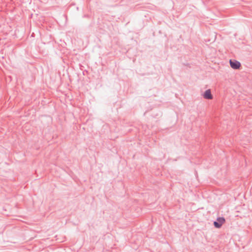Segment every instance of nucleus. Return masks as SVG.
<instances>
[{
    "label": "nucleus",
    "instance_id": "nucleus-2",
    "mask_svg": "<svg viewBox=\"0 0 252 252\" xmlns=\"http://www.w3.org/2000/svg\"><path fill=\"white\" fill-rule=\"evenodd\" d=\"M230 64L231 67L235 69L239 68L241 65V64L239 62L232 60H230Z\"/></svg>",
    "mask_w": 252,
    "mask_h": 252
},
{
    "label": "nucleus",
    "instance_id": "nucleus-3",
    "mask_svg": "<svg viewBox=\"0 0 252 252\" xmlns=\"http://www.w3.org/2000/svg\"><path fill=\"white\" fill-rule=\"evenodd\" d=\"M203 96V97L205 99H212L213 98V96L211 94V90L209 89L206 90L204 92Z\"/></svg>",
    "mask_w": 252,
    "mask_h": 252
},
{
    "label": "nucleus",
    "instance_id": "nucleus-1",
    "mask_svg": "<svg viewBox=\"0 0 252 252\" xmlns=\"http://www.w3.org/2000/svg\"><path fill=\"white\" fill-rule=\"evenodd\" d=\"M225 221V219L223 218H219L217 219V221L214 222V225L216 228H219L224 223Z\"/></svg>",
    "mask_w": 252,
    "mask_h": 252
}]
</instances>
